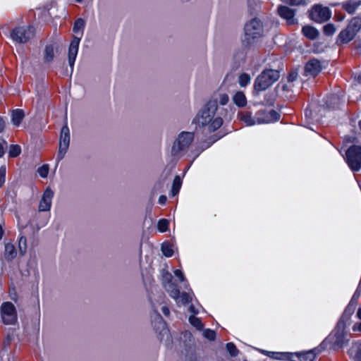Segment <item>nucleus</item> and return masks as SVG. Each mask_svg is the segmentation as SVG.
Instances as JSON below:
<instances>
[{"label": "nucleus", "mask_w": 361, "mask_h": 361, "mask_svg": "<svg viewBox=\"0 0 361 361\" xmlns=\"http://www.w3.org/2000/svg\"><path fill=\"white\" fill-rule=\"evenodd\" d=\"M293 357L290 361H312L315 357V354L312 351L302 353H290Z\"/></svg>", "instance_id": "15"}, {"label": "nucleus", "mask_w": 361, "mask_h": 361, "mask_svg": "<svg viewBox=\"0 0 361 361\" xmlns=\"http://www.w3.org/2000/svg\"><path fill=\"white\" fill-rule=\"evenodd\" d=\"M233 101L238 106H244L246 104V98L242 92H238L234 95Z\"/></svg>", "instance_id": "27"}, {"label": "nucleus", "mask_w": 361, "mask_h": 361, "mask_svg": "<svg viewBox=\"0 0 361 361\" xmlns=\"http://www.w3.org/2000/svg\"><path fill=\"white\" fill-rule=\"evenodd\" d=\"M21 152V148L18 145H11L9 147L8 156L10 157H16Z\"/></svg>", "instance_id": "32"}, {"label": "nucleus", "mask_w": 361, "mask_h": 361, "mask_svg": "<svg viewBox=\"0 0 361 361\" xmlns=\"http://www.w3.org/2000/svg\"><path fill=\"white\" fill-rule=\"evenodd\" d=\"M261 353L275 360H289V359L293 357V355H291L290 353L271 352L264 350H262Z\"/></svg>", "instance_id": "19"}, {"label": "nucleus", "mask_w": 361, "mask_h": 361, "mask_svg": "<svg viewBox=\"0 0 361 361\" xmlns=\"http://www.w3.org/2000/svg\"><path fill=\"white\" fill-rule=\"evenodd\" d=\"M172 276L168 275L167 281L164 283V287L169 295L173 298L177 303H179V294L180 290L178 286L171 281Z\"/></svg>", "instance_id": "13"}, {"label": "nucleus", "mask_w": 361, "mask_h": 361, "mask_svg": "<svg viewBox=\"0 0 361 361\" xmlns=\"http://www.w3.org/2000/svg\"><path fill=\"white\" fill-rule=\"evenodd\" d=\"M1 317L5 325H13L17 322V311L12 302H4L1 304Z\"/></svg>", "instance_id": "6"}, {"label": "nucleus", "mask_w": 361, "mask_h": 361, "mask_svg": "<svg viewBox=\"0 0 361 361\" xmlns=\"http://www.w3.org/2000/svg\"><path fill=\"white\" fill-rule=\"evenodd\" d=\"M4 235V230L2 228L1 224H0V240L2 238Z\"/></svg>", "instance_id": "59"}, {"label": "nucleus", "mask_w": 361, "mask_h": 361, "mask_svg": "<svg viewBox=\"0 0 361 361\" xmlns=\"http://www.w3.org/2000/svg\"><path fill=\"white\" fill-rule=\"evenodd\" d=\"M359 126H360V128L361 130V121L359 122Z\"/></svg>", "instance_id": "60"}, {"label": "nucleus", "mask_w": 361, "mask_h": 361, "mask_svg": "<svg viewBox=\"0 0 361 361\" xmlns=\"http://www.w3.org/2000/svg\"><path fill=\"white\" fill-rule=\"evenodd\" d=\"M305 116L307 118L309 123H311L313 121V110L309 108H307L305 111Z\"/></svg>", "instance_id": "45"}, {"label": "nucleus", "mask_w": 361, "mask_h": 361, "mask_svg": "<svg viewBox=\"0 0 361 361\" xmlns=\"http://www.w3.org/2000/svg\"><path fill=\"white\" fill-rule=\"evenodd\" d=\"M352 329L353 331H358L361 333V320L360 322L355 323Z\"/></svg>", "instance_id": "49"}, {"label": "nucleus", "mask_w": 361, "mask_h": 361, "mask_svg": "<svg viewBox=\"0 0 361 361\" xmlns=\"http://www.w3.org/2000/svg\"><path fill=\"white\" fill-rule=\"evenodd\" d=\"M226 350L233 357L236 356L238 353L236 346L233 343H228L226 344Z\"/></svg>", "instance_id": "41"}, {"label": "nucleus", "mask_w": 361, "mask_h": 361, "mask_svg": "<svg viewBox=\"0 0 361 361\" xmlns=\"http://www.w3.org/2000/svg\"><path fill=\"white\" fill-rule=\"evenodd\" d=\"M38 173L42 178H46L49 173V167L47 165H43L38 169Z\"/></svg>", "instance_id": "44"}, {"label": "nucleus", "mask_w": 361, "mask_h": 361, "mask_svg": "<svg viewBox=\"0 0 361 361\" xmlns=\"http://www.w3.org/2000/svg\"><path fill=\"white\" fill-rule=\"evenodd\" d=\"M202 335L204 338H206L207 339H208L209 341H214L216 338L215 331L213 330H211L209 329H205L203 331Z\"/></svg>", "instance_id": "39"}, {"label": "nucleus", "mask_w": 361, "mask_h": 361, "mask_svg": "<svg viewBox=\"0 0 361 361\" xmlns=\"http://www.w3.org/2000/svg\"><path fill=\"white\" fill-rule=\"evenodd\" d=\"M302 32L307 39H314L316 38V30L313 27L309 25L304 26Z\"/></svg>", "instance_id": "26"}, {"label": "nucleus", "mask_w": 361, "mask_h": 361, "mask_svg": "<svg viewBox=\"0 0 361 361\" xmlns=\"http://www.w3.org/2000/svg\"><path fill=\"white\" fill-rule=\"evenodd\" d=\"M280 115L274 110L269 111H259L256 114L255 118L257 123H269L279 119Z\"/></svg>", "instance_id": "10"}, {"label": "nucleus", "mask_w": 361, "mask_h": 361, "mask_svg": "<svg viewBox=\"0 0 361 361\" xmlns=\"http://www.w3.org/2000/svg\"><path fill=\"white\" fill-rule=\"evenodd\" d=\"M53 197V190H51L49 188H47L44 192L42 197L39 202V210L40 212H47L50 209Z\"/></svg>", "instance_id": "12"}, {"label": "nucleus", "mask_w": 361, "mask_h": 361, "mask_svg": "<svg viewBox=\"0 0 361 361\" xmlns=\"http://www.w3.org/2000/svg\"><path fill=\"white\" fill-rule=\"evenodd\" d=\"M282 1L289 4L292 6H301L306 5L307 2L306 0H281Z\"/></svg>", "instance_id": "42"}, {"label": "nucleus", "mask_w": 361, "mask_h": 361, "mask_svg": "<svg viewBox=\"0 0 361 361\" xmlns=\"http://www.w3.org/2000/svg\"><path fill=\"white\" fill-rule=\"evenodd\" d=\"M54 58V48L53 45H47L44 51V61L45 63H50Z\"/></svg>", "instance_id": "23"}, {"label": "nucleus", "mask_w": 361, "mask_h": 361, "mask_svg": "<svg viewBox=\"0 0 361 361\" xmlns=\"http://www.w3.org/2000/svg\"><path fill=\"white\" fill-rule=\"evenodd\" d=\"M361 6V0H347L341 4L343 10L350 14L354 13Z\"/></svg>", "instance_id": "17"}, {"label": "nucleus", "mask_w": 361, "mask_h": 361, "mask_svg": "<svg viewBox=\"0 0 361 361\" xmlns=\"http://www.w3.org/2000/svg\"><path fill=\"white\" fill-rule=\"evenodd\" d=\"M80 38L75 37L71 42L69 50H68V63L71 68L74 66V63L78 54V47L80 44Z\"/></svg>", "instance_id": "14"}, {"label": "nucleus", "mask_w": 361, "mask_h": 361, "mask_svg": "<svg viewBox=\"0 0 361 361\" xmlns=\"http://www.w3.org/2000/svg\"><path fill=\"white\" fill-rule=\"evenodd\" d=\"M182 185V180L179 176H176L174 178L172 189H171V194L173 196L176 195L180 189Z\"/></svg>", "instance_id": "28"}, {"label": "nucleus", "mask_w": 361, "mask_h": 361, "mask_svg": "<svg viewBox=\"0 0 361 361\" xmlns=\"http://www.w3.org/2000/svg\"><path fill=\"white\" fill-rule=\"evenodd\" d=\"M76 1H78V2H80L82 0H76Z\"/></svg>", "instance_id": "61"}, {"label": "nucleus", "mask_w": 361, "mask_h": 361, "mask_svg": "<svg viewBox=\"0 0 361 361\" xmlns=\"http://www.w3.org/2000/svg\"><path fill=\"white\" fill-rule=\"evenodd\" d=\"M6 168L5 166H1L0 168V188L4 185L6 180Z\"/></svg>", "instance_id": "43"}, {"label": "nucleus", "mask_w": 361, "mask_h": 361, "mask_svg": "<svg viewBox=\"0 0 361 361\" xmlns=\"http://www.w3.org/2000/svg\"><path fill=\"white\" fill-rule=\"evenodd\" d=\"M169 226V222L165 219H160L157 225L159 231L162 233L166 232L168 230Z\"/></svg>", "instance_id": "36"}, {"label": "nucleus", "mask_w": 361, "mask_h": 361, "mask_svg": "<svg viewBox=\"0 0 361 361\" xmlns=\"http://www.w3.org/2000/svg\"><path fill=\"white\" fill-rule=\"evenodd\" d=\"M356 317L358 319L361 320V307L358 308L356 313Z\"/></svg>", "instance_id": "56"}, {"label": "nucleus", "mask_w": 361, "mask_h": 361, "mask_svg": "<svg viewBox=\"0 0 361 361\" xmlns=\"http://www.w3.org/2000/svg\"><path fill=\"white\" fill-rule=\"evenodd\" d=\"M319 63V62L317 61V73L326 66V65L327 64V62L325 63H326L325 65H322V66H320Z\"/></svg>", "instance_id": "55"}, {"label": "nucleus", "mask_w": 361, "mask_h": 361, "mask_svg": "<svg viewBox=\"0 0 361 361\" xmlns=\"http://www.w3.org/2000/svg\"><path fill=\"white\" fill-rule=\"evenodd\" d=\"M316 11V5H314L311 10L309 11L308 12V15H309V17L311 20H314V11Z\"/></svg>", "instance_id": "50"}, {"label": "nucleus", "mask_w": 361, "mask_h": 361, "mask_svg": "<svg viewBox=\"0 0 361 361\" xmlns=\"http://www.w3.org/2000/svg\"><path fill=\"white\" fill-rule=\"evenodd\" d=\"M360 27V21L357 18L353 19L348 27L342 30L338 36V42L341 43H348L351 41L356 32Z\"/></svg>", "instance_id": "8"}, {"label": "nucleus", "mask_w": 361, "mask_h": 361, "mask_svg": "<svg viewBox=\"0 0 361 361\" xmlns=\"http://www.w3.org/2000/svg\"><path fill=\"white\" fill-rule=\"evenodd\" d=\"M280 77L279 72L276 70H265L261 73L255 82V90L264 91L269 88L274 82L277 81Z\"/></svg>", "instance_id": "3"}, {"label": "nucleus", "mask_w": 361, "mask_h": 361, "mask_svg": "<svg viewBox=\"0 0 361 361\" xmlns=\"http://www.w3.org/2000/svg\"><path fill=\"white\" fill-rule=\"evenodd\" d=\"M336 30L335 26L331 23L326 24L323 27V32L326 36H332Z\"/></svg>", "instance_id": "35"}, {"label": "nucleus", "mask_w": 361, "mask_h": 361, "mask_svg": "<svg viewBox=\"0 0 361 361\" xmlns=\"http://www.w3.org/2000/svg\"><path fill=\"white\" fill-rule=\"evenodd\" d=\"M17 252L13 244L8 243L5 244L4 257L11 261L16 257Z\"/></svg>", "instance_id": "22"}, {"label": "nucleus", "mask_w": 361, "mask_h": 361, "mask_svg": "<svg viewBox=\"0 0 361 361\" xmlns=\"http://www.w3.org/2000/svg\"><path fill=\"white\" fill-rule=\"evenodd\" d=\"M59 143L67 144V145L70 144V132H69V128L67 126V125H65L61 128Z\"/></svg>", "instance_id": "25"}, {"label": "nucleus", "mask_w": 361, "mask_h": 361, "mask_svg": "<svg viewBox=\"0 0 361 361\" xmlns=\"http://www.w3.org/2000/svg\"><path fill=\"white\" fill-rule=\"evenodd\" d=\"M161 251L163 254L167 257H171L173 255V246L167 242L162 243Z\"/></svg>", "instance_id": "29"}, {"label": "nucleus", "mask_w": 361, "mask_h": 361, "mask_svg": "<svg viewBox=\"0 0 361 361\" xmlns=\"http://www.w3.org/2000/svg\"><path fill=\"white\" fill-rule=\"evenodd\" d=\"M217 100H209L196 117L197 125L205 135L216 131L223 124V119L216 115Z\"/></svg>", "instance_id": "1"}, {"label": "nucleus", "mask_w": 361, "mask_h": 361, "mask_svg": "<svg viewBox=\"0 0 361 361\" xmlns=\"http://www.w3.org/2000/svg\"><path fill=\"white\" fill-rule=\"evenodd\" d=\"M179 303H182L183 305L188 303L191 300L190 295L185 293L183 292L182 293H180L179 294Z\"/></svg>", "instance_id": "40"}, {"label": "nucleus", "mask_w": 361, "mask_h": 361, "mask_svg": "<svg viewBox=\"0 0 361 361\" xmlns=\"http://www.w3.org/2000/svg\"><path fill=\"white\" fill-rule=\"evenodd\" d=\"M189 322L197 329H198V330L202 329V328H203L202 322H201V320L199 318L196 317L195 316H194V315L190 316L189 318Z\"/></svg>", "instance_id": "33"}, {"label": "nucleus", "mask_w": 361, "mask_h": 361, "mask_svg": "<svg viewBox=\"0 0 361 361\" xmlns=\"http://www.w3.org/2000/svg\"><path fill=\"white\" fill-rule=\"evenodd\" d=\"M166 202V197L165 195H161L159 198V202L161 204H165Z\"/></svg>", "instance_id": "52"}, {"label": "nucleus", "mask_w": 361, "mask_h": 361, "mask_svg": "<svg viewBox=\"0 0 361 361\" xmlns=\"http://www.w3.org/2000/svg\"><path fill=\"white\" fill-rule=\"evenodd\" d=\"M5 121L1 116H0V133H1L4 130L5 128Z\"/></svg>", "instance_id": "51"}, {"label": "nucleus", "mask_w": 361, "mask_h": 361, "mask_svg": "<svg viewBox=\"0 0 361 361\" xmlns=\"http://www.w3.org/2000/svg\"><path fill=\"white\" fill-rule=\"evenodd\" d=\"M162 312L164 314V315H166V316H169V314H170L169 309L167 307H166V306H164L162 307Z\"/></svg>", "instance_id": "54"}, {"label": "nucleus", "mask_w": 361, "mask_h": 361, "mask_svg": "<svg viewBox=\"0 0 361 361\" xmlns=\"http://www.w3.org/2000/svg\"><path fill=\"white\" fill-rule=\"evenodd\" d=\"M355 85H361V73L355 77Z\"/></svg>", "instance_id": "53"}, {"label": "nucleus", "mask_w": 361, "mask_h": 361, "mask_svg": "<svg viewBox=\"0 0 361 361\" xmlns=\"http://www.w3.org/2000/svg\"><path fill=\"white\" fill-rule=\"evenodd\" d=\"M68 147L69 145L59 143V152L57 155V162L63 159L68 149Z\"/></svg>", "instance_id": "31"}, {"label": "nucleus", "mask_w": 361, "mask_h": 361, "mask_svg": "<svg viewBox=\"0 0 361 361\" xmlns=\"http://www.w3.org/2000/svg\"><path fill=\"white\" fill-rule=\"evenodd\" d=\"M304 75L306 77L316 76V61L314 59L310 60L305 65L304 69Z\"/></svg>", "instance_id": "21"}, {"label": "nucleus", "mask_w": 361, "mask_h": 361, "mask_svg": "<svg viewBox=\"0 0 361 361\" xmlns=\"http://www.w3.org/2000/svg\"><path fill=\"white\" fill-rule=\"evenodd\" d=\"M279 15L286 20L288 25H294L297 23V20L294 18L295 11L286 6H279L278 8Z\"/></svg>", "instance_id": "11"}, {"label": "nucleus", "mask_w": 361, "mask_h": 361, "mask_svg": "<svg viewBox=\"0 0 361 361\" xmlns=\"http://www.w3.org/2000/svg\"><path fill=\"white\" fill-rule=\"evenodd\" d=\"M347 162L353 171L361 169V147L352 146L346 152Z\"/></svg>", "instance_id": "9"}, {"label": "nucleus", "mask_w": 361, "mask_h": 361, "mask_svg": "<svg viewBox=\"0 0 361 361\" xmlns=\"http://www.w3.org/2000/svg\"><path fill=\"white\" fill-rule=\"evenodd\" d=\"M18 248L20 254L24 255L27 251V240L25 236H21L18 242Z\"/></svg>", "instance_id": "34"}, {"label": "nucleus", "mask_w": 361, "mask_h": 361, "mask_svg": "<svg viewBox=\"0 0 361 361\" xmlns=\"http://www.w3.org/2000/svg\"><path fill=\"white\" fill-rule=\"evenodd\" d=\"M331 12L328 7L317 5V23H323L331 18Z\"/></svg>", "instance_id": "18"}, {"label": "nucleus", "mask_w": 361, "mask_h": 361, "mask_svg": "<svg viewBox=\"0 0 361 361\" xmlns=\"http://www.w3.org/2000/svg\"><path fill=\"white\" fill-rule=\"evenodd\" d=\"M84 26H85V21L82 18H78L75 20V22L74 23V25L73 27V31L75 33H77L78 31L82 30L84 28Z\"/></svg>", "instance_id": "37"}, {"label": "nucleus", "mask_w": 361, "mask_h": 361, "mask_svg": "<svg viewBox=\"0 0 361 361\" xmlns=\"http://www.w3.org/2000/svg\"><path fill=\"white\" fill-rule=\"evenodd\" d=\"M189 310L192 312L194 314H197V312L195 310V307L193 305H191L189 308Z\"/></svg>", "instance_id": "58"}, {"label": "nucleus", "mask_w": 361, "mask_h": 361, "mask_svg": "<svg viewBox=\"0 0 361 361\" xmlns=\"http://www.w3.org/2000/svg\"><path fill=\"white\" fill-rule=\"evenodd\" d=\"M194 139V135L190 132H182L177 139L174 141L171 154L173 156H179L183 152L185 151Z\"/></svg>", "instance_id": "5"}, {"label": "nucleus", "mask_w": 361, "mask_h": 361, "mask_svg": "<svg viewBox=\"0 0 361 361\" xmlns=\"http://www.w3.org/2000/svg\"><path fill=\"white\" fill-rule=\"evenodd\" d=\"M262 33V25L260 20L252 19L245 26V40L251 44L252 40L259 37Z\"/></svg>", "instance_id": "7"}, {"label": "nucleus", "mask_w": 361, "mask_h": 361, "mask_svg": "<svg viewBox=\"0 0 361 361\" xmlns=\"http://www.w3.org/2000/svg\"><path fill=\"white\" fill-rule=\"evenodd\" d=\"M340 102V99L336 95H331L327 97L326 105L329 108H335Z\"/></svg>", "instance_id": "30"}, {"label": "nucleus", "mask_w": 361, "mask_h": 361, "mask_svg": "<svg viewBox=\"0 0 361 361\" xmlns=\"http://www.w3.org/2000/svg\"><path fill=\"white\" fill-rule=\"evenodd\" d=\"M250 82V77L247 73H243L239 77V83L242 87H245Z\"/></svg>", "instance_id": "38"}, {"label": "nucleus", "mask_w": 361, "mask_h": 361, "mask_svg": "<svg viewBox=\"0 0 361 361\" xmlns=\"http://www.w3.org/2000/svg\"><path fill=\"white\" fill-rule=\"evenodd\" d=\"M25 118V113L22 109H15L11 113V121L16 126H19Z\"/></svg>", "instance_id": "20"}, {"label": "nucleus", "mask_w": 361, "mask_h": 361, "mask_svg": "<svg viewBox=\"0 0 361 361\" xmlns=\"http://www.w3.org/2000/svg\"><path fill=\"white\" fill-rule=\"evenodd\" d=\"M297 78H298V73L295 71H293L289 74V75L288 77V82H293L297 79Z\"/></svg>", "instance_id": "48"}, {"label": "nucleus", "mask_w": 361, "mask_h": 361, "mask_svg": "<svg viewBox=\"0 0 361 361\" xmlns=\"http://www.w3.org/2000/svg\"><path fill=\"white\" fill-rule=\"evenodd\" d=\"M352 310L348 307L341 315L334 331L326 338L325 342L329 343L334 348H341L346 341V328L350 323Z\"/></svg>", "instance_id": "2"}, {"label": "nucleus", "mask_w": 361, "mask_h": 361, "mask_svg": "<svg viewBox=\"0 0 361 361\" xmlns=\"http://www.w3.org/2000/svg\"><path fill=\"white\" fill-rule=\"evenodd\" d=\"M218 99L221 105H225L228 102V96L226 94H219Z\"/></svg>", "instance_id": "46"}, {"label": "nucleus", "mask_w": 361, "mask_h": 361, "mask_svg": "<svg viewBox=\"0 0 361 361\" xmlns=\"http://www.w3.org/2000/svg\"><path fill=\"white\" fill-rule=\"evenodd\" d=\"M174 274L177 276L180 281H184L185 277L183 272L180 269H176L174 271Z\"/></svg>", "instance_id": "47"}, {"label": "nucleus", "mask_w": 361, "mask_h": 361, "mask_svg": "<svg viewBox=\"0 0 361 361\" xmlns=\"http://www.w3.org/2000/svg\"><path fill=\"white\" fill-rule=\"evenodd\" d=\"M348 355L353 361H361V341L353 343L348 350Z\"/></svg>", "instance_id": "16"}, {"label": "nucleus", "mask_w": 361, "mask_h": 361, "mask_svg": "<svg viewBox=\"0 0 361 361\" xmlns=\"http://www.w3.org/2000/svg\"><path fill=\"white\" fill-rule=\"evenodd\" d=\"M4 154V146L0 143V157H1Z\"/></svg>", "instance_id": "57"}, {"label": "nucleus", "mask_w": 361, "mask_h": 361, "mask_svg": "<svg viewBox=\"0 0 361 361\" xmlns=\"http://www.w3.org/2000/svg\"><path fill=\"white\" fill-rule=\"evenodd\" d=\"M35 36V30L30 25L18 26L10 32V37L17 44H26Z\"/></svg>", "instance_id": "4"}, {"label": "nucleus", "mask_w": 361, "mask_h": 361, "mask_svg": "<svg viewBox=\"0 0 361 361\" xmlns=\"http://www.w3.org/2000/svg\"><path fill=\"white\" fill-rule=\"evenodd\" d=\"M240 118L242 121H243L247 126H252L257 123L256 118H253L250 112L245 111L243 112L240 114Z\"/></svg>", "instance_id": "24"}]
</instances>
